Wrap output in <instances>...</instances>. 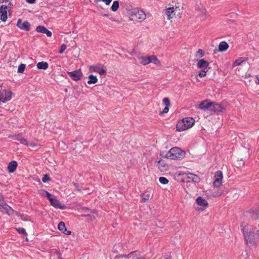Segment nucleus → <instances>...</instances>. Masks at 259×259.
Segmentation results:
<instances>
[{"label":"nucleus","instance_id":"obj_1","mask_svg":"<svg viewBox=\"0 0 259 259\" xmlns=\"http://www.w3.org/2000/svg\"><path fill=\"white\" fill-rule=\"evenodd\" d=\"M241 230L246 245H256L259 241V230L252 225H241Z\"/></svg>","mask_w":259,"mask_h":259},{"label":"nucleus","instance_id":"obj_2","mask_svg":"<svg viewBox=\"0 0 259 259\" xmlns=\"http://www.w3.org/2000/svg\"><path fill=\"white\" fill-rule=\"evenodd\" d=\"M185 153L180 148L174 147L170 149L165 155L160 154V156L174 160H181L185 157Z\"/></svg>","mask_w":259,"mask_h":259},{"label":"nucleus","instance_id":"obj_3","mask_svg":"<svg viewBox=\"0 0 259 259\" xmlns=\"http://www.w3.org/2000/svg\"><path fill=\"white\" fill-rule=\"evenodd\" d=\"M195 120L192 117H186L178 121L177 124V131L182 132L191 127Z\"/></svg>","mask_w":259,"mask_h":259},{"label":"nucleus","instance_id":"obj_4","mask_svg":"<svg viewBox=\"0 0 259 259\" xmlns=\"http://www.w3.org/2000/svg\"><path fill=\"white\" fill-rule=\"evenodd\" d=\"M138 60L139 62L143 65H146L150 63H153L157 65H160V61L155 55L140 56L138 57Z\"/></svg>","mask_w":259,"mask_h":259},{"label":"nucleus","instance_id":"obj_5","mask_svg":"<svg viewBox=\"0 0 259 259\" xmlns=\"http://www.w3.org/2000/svg\"><path fill=\"white\" fill-rule=\"evenodd\" d=\"M132 19L138 22H142L146 18L145 12L141 9H135L131 12Z\"/></svg>","mask_w":259,"mask_h":259},{"label":"nucleus","instance_id":"obj_6","mask_svg":"<svg viewBox=\"0 0 259 259\" xmlns=\"http://www.w3.org/2000/svg\"><path fill=\"white\" fill-rule=\"evenodd\" d=\"M246 217L254 221L259 219V208H252L246 212Z\"/></svg>","mask_w":259,"mask_h":259},{"label":"nucleus","instance_id":"obj_7","mask_svg":"<svg viewBox=\"0 0 259 259\" xmlns=\"http://www.w3.org/2000/svg\"><path fill=\"white\" fill-rule=\"evenodd\" d=\"M67 74L72 80L76 81L80 80L83 75L80 69L71 72H67Z\"/></svg>","mask_w":259,"mask_h":259},{"label":"nucleus","instance_id":"obj_8","mask_svg":"<svg viewBox=\"0 0 259 259\" xmlns=\"http://www.w3.org/2000/svg\"><path fill=\"white\" fill-rule=\"evenodd\" d=\"M223 178V172L220 170L217 171L214 175L213 186L217 188L219 187L222 184Z\"/></svg>","mask_w":259,"mask_h":259},{"label":"nucleus","instance_id":"obj_9","mask_svg":"<svg viewBox=\"0 0 259 259\" xmlns=\"http://www.w3.org/2000/svg\"><path fill=\"white\" fill-rule=\"evenodd\" d=\"M0 93L3 96L2 97L3 100V103H6L10 100L12 98L13 93L11 91H7L6 90H3L0 91Z\"/></svg>","mask_w":259,"mask_h":259},{"label":"nucleus","instance_id":"obj_10","mask_svg":"<svg viewBox=\"0 0 259 259\" xmlns=\"http://www.w3.org/2000/svg\"><path fill=\"white\" fill-rule=\"evenodd\" d=\"M16 25L21 30L28 31L30 29V23L27 21H25L23 23H22V20L21 19L18 20Z\"/></svg>","mask_w":259,"mask_h":259},{"label":"nucleus","instance_id":"obj_11","mask_svg":"<svg viewBox=\"0 0 259 259\" xmlns=\"http://www.w3.org/2000/svg\"><path fill=\"white\" fill-rule=\"evenodd\" d=\"M225 109V108L222 104H218L212 102L210 111L219 113L223 112Z\"/></svg>","mask_w":259,"mask_h":259},{"label":"nucleus","instance_id":"obj_12","mask_svg":"<svg viewBox=\"0 0 259 259\" xmlns=\"http://www.w3.org/2000/svg\"><path fill=\"white\" fill-rule=\"evenodd\" d=\"M196 202L197 205L201 207L200 209L202 210H204L208 205L207 201L201 196H199L196 198Z\"/></svg>","mask_w":259,"mask_h":259},{"label":"nucleus","instance_id":"obj_13","mask_svg":"<svg viewBox=\"0 0 259 259\" xmlns=\"http://www.w3.org/2000/svg\"><path fill=\"white\" fill-rule=\"evenodd\" d=\"M212 102L209 101L208 100H205L201 102L198 105V108L204 110H210Z\"/></svg>","mask_w":259,"mask_h":259},{"label":"nucleus","instance_id":"obj_14","mask_svg":"<svg viewBox=\"0 0 259 259\" xmlns=\"http://www.w3.org/2000/svg\"><path fill=\"white\" fill-rule=\"evenodd\" d=\"M90 71L98 73L101 75L106 74V70L105 69L97 66H91L90 67Z\"/></svg>","mask_w":259,"mask_h":259},{"label":"nucleus","instance_id":"obj_15","mask_svg":"<svg viewBox=\"0 0 259 259\" xmlns=\"http://www.w3.org/2000/svg\"><path fill=\"white\" fill-rule=\"evenodd\" d=\"M50 203L51 204L56 208H60L61 209H64L66 208V206L65 205H61L59 200H58L56 198H52L50 199Z\"/></svg>","mask_w":259,"mask_h":259},{"label":"nucleus","instance_id":"obj_16","mask_svg":"<svg viewBox=\"0 0 259 259\" xmlns=\"http://www.w3.org/2000/svg\"><path fill=\"white\" fill-rule=\"evenodd\" d=\"M0 211L8 215H11L14 212V210L6 203L0 207Z\"/></svg>","mask_w":259,"mask_h":259},{"label":"nucleus","instance_id":"obj_17","mask_svg":"<svg viewBox=\"0 0 259 259\" xmlns=\"http://www.w3.org/2000/svg\"><path fill=\"white\" fill-rule=\"evenodd\" d=\"M36 31L39 33L46 34L48 37H51L52 35V32L44 26L39 25L37 26Z\"/></svg>","mask_w":259,"mask_h":259},{"label":"nucleus","instance_id":"obj_18","mask_svg":"<svg viewBox=\"0 0 259 259\" xmlns=\"http://www.w3.org/2000/svg\"><path fill=\"white\" fill-rule=\"evenodd\" d=\"M12 138L14 140L19 141L22 144L26 146L28 145V143L27 140L22 137V134H20L17 135L13 136Z\"/></svg>","mask_w":259,"mask_h":259},{"label":"nucleus","instance_id":"obj_19","mask_svg":"<svg viewBox=\"0 0 259 259\" xmlns=\"http://www.w3.org/2000/svg\"><path fill=\"white\" fill-rule=\"evenodd\" d=\"M17 162L16 161L13 160L9 162L8 166V169L10 173L14 172L17 167Z\"/></svg>","mask_w":259,"mask_h":259},{"label":"nucleus","instance_id":"obj_20","mask_svg":"<svg viewBox=\"0 0 259 259\" xmlns=\"http://www.w3.org/2000/svg\"><path fill=\"white\" fill-rule=\"evenodd\" d=\"M209 64V63L204 59L200 60L197 63V67L199 68H206Z\"/></svg>","mask_w":259,"mask_h":259},{"label":"nucleus","instance_id":"obj_21","mask_svg":"<svg viewBox=\"0 0 259 259\" xmlns=\"http://www.w3.org/2000/svg\"><path fill=\"white\" fill-rule=\"evenodd\" d=\"M157 165L160 171L165 170L168 168V165L166 164L162 159H160L158 161Z\"/></svg>","mask_w":259,"mask_h":259},{"label":"nucleus","instance_id":"obj_22","mask_svg":"<svg viewBox=\"0 0 259 259\" xmlns=\"http://www.w3.org/2000/svg\"><path fill=\"white\" fill-rule=\"evenodd\" d=\"M229 48L228 44L224 41H221L219 45V50L223 52L226 51Z\"/></svg>","mask_w":259,"mask_h":259},{"label":"nucleus","instance_id":"obj_23","mask_svg":"<svg viewBox=\"0 0 259 259\" xmlns=\"http://www.w3.org/2000/svg\"><path fill=\"white\" fill-rule=\"evenodd\" d=\"M175 10L174 7H170L166 9L165 12V15L167 16V18L168 20H170L171 18H172L173 13H174Z\"/></svg>","mask_w":259,"mask_h":259},{"label":"nucleus","instance_id":"obj_24","mask_svg":"<svg viewBox=\"0 0 259 259\" xmlns=\"http://www.w3.org/2000/svg\"><path fill=\"white\" fill-rule=\"evenodd\" d=\"M36 66H37V68L39 69L46 70L48 68L49 64L46 62L42 61V62H38Z\"/></svg>","mask_w":259,"mask_h":259},{"label":"nucleus","instance_id":"obj_25","mask_svg":"<svg viewBox=\"0 0 259 259\" xmlns=\"http://www.w3.org/2000/svg\"><path fill=\"white\" fill-rule=\"evenodd\" d=\"M88 78L89 80L88 81V83L89 84H95L98 82V80L97 77L93 74L90 75Z\"/></svg>","mask_w":259,"mask_h":259},{"label":"nucleus","instance_id":"obj_26","mask_svg":"<svg viewBox=\"0 0 259 259\" xmlns=\"http://www.w3.org/2000/svg\"><path fill=\"white\" fill-rule=\"evenodd\" d=\"M246 60H247V58H242V57L239 58L236 60H235V61L234 62L233 66H236L240 65H241V64L242 62H243Z\"/></svg>","mask_w":259,"mask_h":259},{"label":"nucleus","instance_id":"obj_27","mask_svg":"<svg viewBox=\"0 0 259 259\" xmlns=\"http://www.w3.org/2000/svg\"><path fill=\"white\" fill-rule=\"evenodd\" d=\"M119 4L118 1H114L111 8V10L113 12H116L119 8Z\"/></svg>","mask_w":259,"mask_h":259},{"label":"nucleus","instance_id":"obj_28","mask_svg":"<svg viewBox=\"0 0 259 259\" xmlns=\"http://www.w3.org/2000/svg\"><path fill=\"white\" fill-rule=\"evenodd\" d=\"M58 229L62 232L66 231L65 223L63 222H60L58 225Z\"/></svg>","mask_w":259,"mask_h":259},{"label":"nucleus","instance_id":"obj_29","mask_svg":"<svg viewBox=\"0 0 259 259\" xmlns=\"http://www.w3.org/2000/svg\"><path fill=\"white\" fill-rule=\"evenodd\" d=\"M190 176L192 178V182L194 183H198L200 181V178L199 177L197 176L196 175H195L194 174H190Z\"/></svg>","mask_w":259,"mask_h":259},{"label":"nucleus","instance_id":"obj_30","mask_svg":"<svg viewBox=\"0 0 259 259\" xmlns=\"http://www.w3.org/2000/svg\"><path fill=\"white\" fill-rule=\"evenodd\" d=\"M26 68V65L24 64H21L18 66V73H23Z\"/></svg>","mask_w":259,"mask_h":259},{"label":"nucleus","instance_id":"obj_31","mask_svg":"<svg viewBox=\"0 0 259 259\" xmlns=\"http://www.w3.org/2000/svg\"><path fill=\"white\" fill-rule=\"evenodd\" d=\"M190 173H186L184 174V179L185 180V181L186 182H192V178L190 176Z\"/></svg>","mask_w":259,"mask_h":259},{"label":"nucleus","instance_id":"obj_32","mask_svg":"<svg viewBox=\"0 0 259 259\" xmlns=\"http://www.w3.org/2000/svg\"><path fill=\"white\" fill-rule=\"evenodd\" d=\"M159 181L160 183L162 184H166L168 183V180L165 177H161L159 179Z\"/></svg>","mask_w":259,"mask_h":259},{"label":"nucleus","instance_id":"obj_33","mask_svg":"<svg viewBox=\"0 0 259 259\" xmlns=\"http://www.w3.org/2000/svg\"><path fill=\"white\" fill-rule=\"evenodd\" d=\"M8 18L7 13H2L1 15V19L2 21L5 22Z\"/></svg>","mask_w":259,"mask_h":259},{"label":"nucleus","instance_id":"obj_34","mask_svg":"<svg viewBox=\"0 0 259 259\" xmlns=\"http://www.w3.org/2000/svg\"><path fill=\"white\" fill-rule=\"evenodd\" d=\"M42 191L45 194V196L49 200H50V199H52L53 197H52V195L51 194H50L49 192H48V191H46V190H42Z\"/></svg>","mask_w":259,"mask_h":259},{"label":"nucleus","instance_id":"obj_35","mask_svg":"<svg viewBox=\"0 0 259 259\" xmlns=\"http://www.w3.org/2000/svg\"><path fill=\"white\" fill-rule=\"evenodd\" d=\"M17 231L19 233V234H24V235H25L26 234V232L25 231V230L23 228H17L16 229Z\"/></svg>","mask_w":259,"mask_h":259},{"label":"nucleus","instance_id":"obj_36","mask_svg":"<svg viewBox=\"0 0 259 259\" xmlns=\"http://www.w3.org/2000/svg\"><path fill=\"white\" fill-rule=\"evenodd\" d=\"M206 71L205 70V69L201 70L198 73V75L200 77H204L205 76H206Z\"/></svg>","mask_w":259,"mask_h":259},{"label":"nucleus","instance_id":"obj_37","mask_svg":"<svg viewBox=\"0 0 259 259\" xmlns=\"http://www.w3.org/2000/svg\"><path fill=\"white\" fill-rule=\"evenodd\" d=\"M8 9V7L7 6L5 5H2L0 7V13H7V10Z\"/></svg>","mask_w":259,"mask_h":259},{"label":"nucleus","instance_id":"obj_38","mask_svg":"<svg viewBox=\"0 0 259 259\" xmlns=\"http://www.w3.org/2000/svg\"><path fill=\"white\" fill-rule=\"evenodd\" d=\"M72 184L73 186L76 188V190L79 192H81V188L79 187V185L75 182H72Z\"/></svg>","mask_w":259,"mask_h":259},{"label":"nucleus","instance_id":"obj_39","mask_svg":"<svg viewBox=\"0 0 259 259\" xmlns=\"http://www.w3.org/2000/svg\"><path fill=\"white\" fill-rule=\"evenodd\" d=\"M163 102L165 104V106H168L170 105V101L168 98H164L163 99Z\"/></svg>","mask_w":259,"mask_h":259},{"label":"nucleus","instance_id":"obj_40","mask_svg":"<svg viewBox=\"0 0 259 259\" xmlns=\"http://www.w3.org/2000/svg\"><path fill=\"white\" fill-rule=\"evenodd\" d=\"M66 46L65 44H62L61 46L60 49L59 51V54H62L66 49Z\"/></svg>","mask_w":259,"mask_h":259},{"label":"nucleus","instance_id":"obj_41","mask_svg":"<svg viewBox=\"0 0 259 259\" xmlns=\"http://www.w3.org/2000/svg\"><path fill=\"white\" fill-rule=\"evenodd\" d=\"M50 180V178L49 176L48 175H45L44 176V177L42 178V181L44 183H46L47 182Z\"/></svg>","mask_w":259,"mask_h":259},{"label":"nucleus","instance_id":"obj_42","mask_svg":"<svg viewBox=\"0 0 259 259\" xmlns=\"http://www.w3.org/2000/svg\"><path fill=\"white\" fill-rule=\"evenodd\" d=\"M169 108L168 106H165L164 108L163 109L162 111L160 112V114H164L167 113L168 112Z\"/></svg>","mask_w":259,"mask_h":259},{"label":"nucleus","instance_id":"obj_43","mask_svg":"<svg viewBox=\"0 0 259 259\" xmlns=\"http://www.w3.org/2000/svg\"><path fill=\"white\" fill-rule=\"evenodd\" d=\"M135 254V252H130L129 254H127V255H123V257H125V258H131L132 257V256L134 255Z\"/></svg>","mask_w":259,"mask_h":259},{"label":"nucleus","instance_id":"obj_44","mask_svg":"<svg viewBox=\"0 0 259 259\" xmlns=\"http://www.w3.org/2000/svg\"><path fill=\"white\" fill-rule=\"evenodd\" d=\"M134 252H135V254L134 255H133L131 258L132 259H140V257H139L140 254L139 253H137L136 251H134Z\"/></svg>","mask_w":259,"mask_h":259},{"label":"nucleus","instance_id":"obj_45","mask_svg":"<svg viewBox=\"0 0 259 259\" xmlns=\"http://www.w3.org/2000/svg\"><path fill=\"white\" fill-rule=\"evenodd\" d=\"M6 202L3 200V198L2 196H0V207L3 206Z\"/></svg>","mask_w":259,"mask_h":259},{"label":"nucleus","instance_id":"obj_46","mask_svg":"<svg viewBox=\"0 0 259 259\" xmlns=\"http://www.w3.org/2000/svg\"><path fill=\"white\" fill-rule=\"evenodd\" d=\"M149 197H150L149 195L147 194V195H145V197L143 198L142 201L145 202L146 201L149 200Z\"/></svg>","mask_w":259,"mask_h":259},{"label":"nucleus","instance_id":"obj_47","mask_svg":"<svg viewBox=\"0 0 259 259\" xmlns=\"http://www.w3.org/2000/svg\"><path fill=\"white\" fill-rule=\"evenodd\" d=\"M198 53L199 54H200L201 57H202L203 55H204V52L201 49H199L198 50Z\"/></svg>","mask_w":259,"mask_h":259},{"label":"nucleus","instance_id":"obj_48","mask_svg":"<svg viewBox=\"0 0 259 259\" xmlns=\"http://www.w3.org/2000/svg\"><path fill=\"white\" fill-rule=\"evenodd\" d=\"M26 1L29 4H32L35 3L36 0H26Z\"/></svg>","mask_w":259,"mask_h":259},{"label":"nucleus","instance_id":"obj_49","mask_svg":"<svg viewBox=\"0 0 259 259\" xmlns=\"http://www.w3.org/2000/svg\"><path fill=\"white\" fill-rule=\"evenodd\" d=\"M63 233L66 235H70L71 232L70 231L67 230L66 229V231H63Z\"/></svg>","mask_w":259,"mask_h":259},{"label":"nucleus","instance_id":"obj_50","mask_svg":"<svg viewBox=\"0 0 259 259\" xmlns=\"http://www.w3.org/2000/svg\"><path fill=\"white\" fill-rule=\"evenodd\" d=\"M51 252L53 253L57 254V252H58V250L56 249H53L51 250Z\"/></svg>","mask_w":259,"mask_h":259},{"label":"nucleus","instance_id":"obj_51","mask_svg":"<svg viewBox=\"0 0 259 259\" xmlns=\"http://www.w3.org/2000/svg\"><path fill=\"white\" fill-rule=\"evenodd\" d=\"M29 145L31 147H34V146L35 145V144H34V143H30V144H28V145Z\"/></svg>","mask_w":259,"mask_h":259},{"label":"nucleus","instance_id":"obj_52","mask_svg":"<svg viewBox=\"0 0 259 259\" xmlns=\"http://www.w3.org/2000/svg\"><path fill=\"white\" fill-rule=\"evenodd\" d=\"M56 254V255H58V256H61V252H60L59 251H58V252H57V254Z\"/></svg>","mask_w":259,"mask_h":259},{"label":"nucleus","instance_id":"obj_53","mask_svg":"<svg viewBox=\"0 0 259 259\" xmlns=\"http://www.w3.org/2000/svg\"><path fill=\"white\" fill-rule=\"evenodd\" d=\"M3 96L2 95V93H0V102H3V100H2V97H3Z\"/></svg>","mask_w":259,"mask_h":259},{"label":"nucleus","instance_id":"obj_54","mask_svg":"<svg viewBox=\"0 0 259 259\" xmlns=\"http://www.w3.org/2000/svg\"><path fill=\"white\" fill-rule=\"evenodd\" d=\"M256 78H257V79L258 80V84H259V75H256Z\"/></svg>","mask_w":259,"mask_h":259},{"label":"nucleus","instance_id":"obj_55","mask_svg":"<svg viewBox=\"0 0 259 259\" xmlns=\"http://www.w3.org/2000/svg\"><path fill=\"white\" fill-rule=\"evenodd\" d=\"M165 259H171V255H168V256L166 257V258H165Z\"/></svg>","mask_w":259,"mask_h":259},{"label":"nucleus","instance_id":"obj_56","mask_svg":"<svg viewBox=\"0 0 259 259\" xmlns=\"http://www.w3.org/2000/svg\"><path fill=\"white\" fill-rule=\"evenodd\" d=\"M103 16H104V17H108V14H103Z\"/></svg>","mask_w":259,"mask_h":259},{"label":"nucleus","instance_id":"obj_57","mask_svg":"<svg viewBox=\"0 0 259 259\" xmlns=\"http://www.w3.org/2000/svg\"><path fill=\"white\" fill-rule=\"evenodd\" d=\"M123 255H124V254H120L118 257H123Z\"/></svg>","mask_w":259,"mask_h":259},{"label":"nucleus","instance_id":"obj_58","mask_svg":"<svg viewBox=\"0 0 259 259\" xmlns=\"http://www.w3.org/2000/svg\"><path fill=\"white\" fill-rule=\"evenodd\" d=\"M58 259H63L61 256H58Z\"/></svg>","mask_w":259,"mask_h":259},{"label":"nucleus","instance_id":"obj_59","mask_svg":"<svg viewBox=\"0 0 259 259\" xmlns=\"http://www.w3.org/2000/svg\"><path fill=\"white\" fill-rule=\"evenodd\" d=\"M65 92L67 93V92H68V90H67V89H66L65 90Z\"/></svg>","mask_w":259,"mask_h":259},{"label":"nucleus","instance_id":"obj_60","mask_svg":"<svg viewBox=\"0 0 259 259\" xmlns=\"http://www.w3.org/2000/svg\"><path fill=\"white\" fill-rule=\"evenodd\" d=\"M84 216L87 217V216H90V215L89 214H85V215H84Z\"/></svg>","mask_w":259,"mask_h":259}]
</instances>
